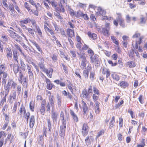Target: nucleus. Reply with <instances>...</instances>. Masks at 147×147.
<instances>
[{
	"label": "nucleus",
	"mask_w": 147,
	"mask_h": 147,
	"mask_svg": "<svg viewBox=\"0 0 147 147\" xmlns=\"http://www.w3.org/2000/svg\"><path fill=\"white\" fill-rule=\"evenodd\" d=\"M93 89V94L92 95V98L94 101H96L99 99L100 92L99 90L95 86H94Z\"/></svg>",
	"instance_id": "7"
},
{
	"label": "nucleus",
	"mask_w": 147,
	"mask_h": 147,
	"mask_svg": "<svg viewBox=\"0 0 147 147\" xmlns=\"http://www.w3.org/2000/svg\"><path fill=\"white\" fill-rule=\"evenodd\" d=\"M113 19V18L111 17H108L107 16H103L101 18V20L102 21H104L105 20H111Z\"/></svg>",
	"instance_id": "53"
},
{
	"label": "nucleus",
	"mask_w": 147,
	"mask_h": 147,
	"mask_svg": "<svg viewBox=\"0 0 147 147\" xmlns=\"http://www.w3.org/2000/svg\"><path fill=\"white\" fill-rule=\"evenodd\" d=\"M36 98L37 100H42L40 111L41 114L43 115H44L46 111V100L45 99L43 100V98L40 95H37Z\"/></svg>",
	"instance_id": "3"
},
{
	"label": "nucleus",
	"mask_w": 147,
	"mask_h": 147,
	"mask_svg": "<svg viewBox=\"0 0 147 147\" xmlns=\"http://www.w3.org/2000/svg\"><path fill=\"white\" fill-rule=\"evenodd\" d=\"M95 103V106L94 107V110L95 113L97 114H99L100 111V108L99 106L100 104L99 102L97 101H94Z\"/></svg>",
	"instance_id": "21"
},
{
	"label": "nucleus",
	"mask_w": 147,
	"mask_h": 147,
	"mask_svg": "<svg viewBox=\"0 0 147 147\" xmlns=\"http://www.w3.org/2000/svg\"><path fill=\"white\" fill-rule=\"evenodd\" d=\"M88 53L89 55L90 56V59L93 57V56H94V52L91 49H89L88 50Z\"/></svg>",
	"instance_id": "49"
},
{
	"label": "nucleus",
	"mask_w": 147,
	"mask_h": 147,
	"mask_svg": "<svg viewBox=\"0 0 147 147\" xmlns=\"http://www.w3.org/2000/svg\"><path fill=\"white\" fill-rule=\"evenodd\" d=\"M60 117L61 118V121H62V124L63 122L65 123L66 124V121L64 119V113L63 111H61L60 113Z\"/></svg>",
	"instance_id": "47"
},
{
	"label": "nucleus",
	"mask_w": 147,
	"mask_h": 147,
	"mask_svg": "<svg viewBox=\"0 0 147 147\" xmlns=\"http://www.w3.org/2000/svg\"><path fill=\"white\" fill-rule=\"evenodd\" d=\"M81 17H82L84 20H88L89 19V18L87 14L86 13H84L83 12L82 13V14L81 15Z\"/></svg>",
	"instance_id": "54"
},
{
	"label": "nucleus",
	"mask_w": 147,
	"mask_h": 147,
	"mask_svg": "<svg viewBox=\"0 0 147 147\" xmlns=\"http://www.w3.org/2000/svg\"><path fill=\"white\" fill-rule=\"evenodd\" d=\"M41 69L43 70V72L45 73L48 77L50 78L52 77V74L53 71V69L50 68L48 69L45 68V67L44 69Z\"/></svg>",
	"instance_id": "15"
},
{
	"label": "nucleus",
	"mask_w": 147,
	"mask_h": 147,
	"mask_svg": "<svg viewBox=\"0 0 147 147\" xmlns=\"http://www.w3.org/2000/svg\"><path fill=\"white\" fill-rule=\"evenodd\" d=\"M36 29L40 37L42 36V34L39 26H36Z\"/></svg>",
	"instance_id": "57"
},
{
	"label": "nucleus",
	"mask_w": 147,
	"mask_h": 147,
	"mask_svg": "<svg viewBox=\"0 0 147 147\" xmlns=\"http://www.w3.org/2000/svg\"><path fill=\"white\" fill-rule=\"evenodd\" d=\"M54 15L59 21L61 22H63V18L61 16V14L59 12H57V13H54Z\"/></svg>",
	"instance_id": "37"
},
{
	"label": "nucleus",
	"mask_w": 147,
	"mask_h": 147,
	"mask_svg": "<svg viewBox=\"0 0 147 147\" xmlns=\"http://www.w3.org/2000/svg\"><path fill=\"white\" fill-rule=\"evenodd\" d=\"M117 137L118 140L120 141H121L123 139V137L121 133H119Z\"/></svg>",
	"instance_id": "64"
},
{
	"label": "nucleus",
	"mask_w": 147,
	"mask_h": 147,
	"mask_svg": "<svg viewBox=\"0 0 147 147\" xmlns=\"http://www.w3.org/2000/svg\"><path fill=\"white\" fill-rule=\"evenodd\" d=\"M136 65V63L134 61H129L126 63L125 66L129 68H133Z\"/></svg>",
	"instance_id": "19"
},
{
	"label": "nucleus",
	"mask_w": 147,
	"mask_h": 147,
	"mask_svg": "<svg viewBox=\"0 0 147 147\" xmlns=\"http://www.w3.org/2000/svg\"><path fill=\"white\" fill-rule=\"evenodd\" d=\"M91 63H94L95 66H98L100 65V61L98 57L96 55H94L93 57L90 59Z\"/></svg>",
	"instance_id": "16"
},
{
	"label": "nucleus",
	"mask_w": 147,
	"mask_h": 147,
	"mask_svg": "<svg viewBox=\"0 0 147 147\" xmlns=\"http://www.w3.org/2000/svg\"><path fill=\"white\" fill-rule=\"evenodd\" d=\"M128 112L130 114L131 118L132 119H134L135 118V115L134 114V113L132 109H130L129 110H128Z\"/></svg>",
	"instance_id": "61"
},
{
	"label": "nucleus",
	"mask_w": 147,
	"mask_h": 147,
	"mask_svg": "<svg viewBox=\"0 0 147 147\" xmlns=\"http://www.w3.org/2000/svg\"><path fill=\"white\" fill-rule=\"evenodd\" d=\"M87 34L90 38L93 40L96 39L97 38L96 34L94 33H92L90 31L88 32Z\"/></svg>",
	"instance_id": "31"
},
{
	"label": "nucleus",
	"mask_w": 147,
	"mask_h": 147,
	"mask_svg": "<svg viewBox=\"0 0 147 147\" xmlns=\"http://www.w3.org/2000/svg\"><path fill=\"white\" fill-rule=\"evenodd\" d=\"M35 103L32 100L30 103V108L32 112L34 111Z\"/></svg>",
	"instance_id": "43"
},
{
	"label": "nucleus",
	"mask_w": 147,
	"mask_h": 147,
	"mask_svg": "<svg viewBox=\"0 0 147 147\" xmlns=\"http://www.w3.org/2000/svg\"><path fill=\"white\" fill-rule=\"evenodd\" d=\"M118 85L121 88H125L128 86L129 84L127 82L125 81H123L120 82L118 84Z\"/></svg>",
	"instance_id": "24"
},
{
	"label": "nucleus",
	"mask_w": 147,
	"mask_h": 147,
	"mask_svg": "<svg viewBox=\"0 0 147 147\" xmlns=\"http://www.w3.org/2000/svg\"><path fill=\"white\" fill-rule=\"evenodd\" d=\"M11 67L13 69V72L15 74H17L19 71H20V69L21 67L18 64H11L10 65Z\"/></svg>",
	"instance_id": "14"
},
{
	"label": "nucleus",
	"mask_w": 147,
	"mask_h": 147,
	"mask_svg": "<svg viewBox=\"0 0 147 147\" xmlns=\"http://www.w3.org/2000/svg\"><path fill=\"white\" fill-rule=\"evenodd\" d=\"M89 127L86 123L83 124L82 127L81 134L82 135L84 136H86L88 134Z\"/></svg>",
	"instance_id": "11"
},
{
	"label": "nucleus",
	"mask_w": 147,
	"mask_h": 147,
	"mask_svg": "<svg viewBox=\"0 0 147 147\" xmlns=\"http://www.w3.org/2000/svg\"><path fill=\"white\" fill-rule=\"evenodd\" d=\"M9 9L11 15H13L15 14L16 11L14 9V6L12 4H9Z\"/></svg>",
	"instance_id": "32"
},
{
	"label": "nucleus",
	"mask_w": 147,
	"mask_h": 147,
	"mask_svg": "<svg viewBox=\"0 0 147 147\" xmlns=\"http://www.w3.org/2000/svg\"><path fill=\"white\" fill-rule=\"evenodd\" d=\"M119 127L120 128H122L123 126V120L122 117H120L119 118Z\"/></svg>",
	"instance_id": "60"
},
{
	"label": "nucleus",
	"mask_w": 147,
	"mask_h": 147,
	"mask_svg": "<svg viewBox=\"0 0 147 147\" xmlns=\"http://www.w3.org/2000/svg\"><path fill=\"white\" fill-rule=\"evenodd\" d=\"M18 81L23 86L27 87L28 84V77H24L23 74L21 71H19Z\"/></svg>",
	"instance_id": "4"
},
{
	"label": "nucleus",
	"mask_w": 147,
	"mask_h": 147,
	"mask_svg": "<svg viewBox=\"0 0 147 147\" xmlns=\"http://www.w3.org/2000/svg\"><path fill=\"white\" fill-rule=\"evenodd\" d=\"M118 16V22L119 25L123 28H124L125 27V24L124 22V19L122 18L121 13H118L117 14Z\"/></svg>",
	"instance_id": "17"
},
{
	"label": "nucleus",
	"mask_w": 147,
	"mask_h": 147,
	"mask_svg": "<svg viewBox=\"0 0 147 147\" xmlns=\"http://www.w3.org/2000/svg\"><path fill=\"white\" fill-rule=\"evenodd\" d=\"M11 81H8L6 85L5 86L4 88L6 91V93L8 94L10 89L11 88Z\"/></svg>",
	"instance_id": "26"
},
{
	"label": "nucleus",
	"mask_w": 147,
	"mask_h": 147,
	"mask_svg": "<svg viewBox=\"0 0 147 147\" xmlns=\"http://www.w3.org/2000/svg\"><path fill=\"white\" fill-rule=\"evenodd\" d=\"M67 33L68 38H72L74 37V30L68 28L67 30Z\"/></svg>",
	"instance_id": "22"
},
{
	"label": "nucleus",
	"mask_w": 147,
	"mask_h": 147,
	"mask_svg": "<svg viewBox=\"0 0 147 147\" xmlns=\"http://www.w3.org/2000/svg\"><path fill=\"white\" fill-rule=\"evenodd\" d=\"M24 5L25 7L27 9L30 14H34L36 16L38 15V12L36 11H34V9H32L31 6L27 2H25L24 3Z\"/></svg>",
	"instance_id": "9"
},
{
	"label": "nucleus",
	"mask_w": 147,
	"mask_h": 147,
	"mask_svg": "<svg viewBox=\"0 0 147 147\" xmlns=\"http://www.w3.org/2000/svg\"><path fill=\"white\" fill-rule=\"evenodd\" d=\"M111 38L113 43H115L117 46H118L119 42L118 40L115 38V36H111Z\"/></svg>",
	"instance_id": "42"
},
{
	"label": "nucleus",
	"mask_w": 147,
	"mask_h": 147,
	"mask_svg": "<svg viewBox=\"0 0 147 147\" xmlns=\"http://www.w3.org/2000/svg\"><path fill=\"white\" fill-rule=\"evenodd\" d=\"M87 61H81L80 67L81 68L84 69L86 66L87 64Z\"/></svg>",
	"instance_id": "45"
},
{
	"label": "nucleus",
	"mask_w": 147,
	"mask_h": 147,
	"mask_svg": "<svg viewBox=\"0 0 147 147\" xmlns=\"http://www.w3.org/2000/svg\"><path fill=\"white\" fill-rule=\"evenodd\" d=\"M70 113L74 120L76 122H77L78 121V119L77 115L75 114L73 110H70Z\"/></svg>",
	"instance_id": "28"
},
{
	"label": "nucleus",
	"mask_w": 147,
	"mask_h": 147,
	"mask_svg": "<svg viewBox=\"0 0 147 147\" xmlns=\"http://www.w3.org/2000/svg\"><path fill=\"white\" fill-rule=\"evenodd\" d=\"M73 85L71 82H70L67 85V87L70 90L72 94L73 93V90L72 88Z\"/></svg>",
	"instance_id": "55"
},
{
	"label": "nucleus",
	"mask_w": 147,
	"mask_h": 147,
	"mask_svg": "<svg viewBox=\"0 0 147 147\" xmlns=\"http://www.w3.org/2000/svg\"><path fill=\"white\" fill-rule=\"evenodd\" d=\"M17 91L18 95L22 94L21 87L20 85H18L17 87Z\"/></svg>",
	"instance_id": "58"
},
{
	"label": "nucleus",
	"mask_w": 147,
	"mask_h": 147,
	"mask_svg": "<svg viewBox=\"0 0 147 147\" xmlns=\"http://www.w3.org/2000/svg\"><path fill=\"white\" fill-rule=\"evenodd\" d=\"M57 117L58 114L57 113L55 112H52L51 113V118L54 122L57 121Z\"/></svg>",
	"instance_id": "36"
},
{
	"label": "nucleus",
	"mask_w": 147,
	"mask_h": 147,
	"mask_svg": "<svg viewBox=\"0 0 147 147\" xmlns=\"http://www.w3.org/2000/svg\"><path fill=\"white\" fill-rule=\"evenodd\" d=\"M6 53L7 58L8 59L12 58V52L10 48L9 47L6 49Z\"/></svg>",
	"instance_id": "23"
},
{
	"label": "nucleus",
	"mask_w": 147,
	"mask_h": 147,
	"mask_svg": "<svg viewBox=\"0 0 147 147\" xmlns=\"http://www.w3.org/2000/svg\"><path fill=\"white\" fill-rule=\"evenodd\" d=\"M47 127L48 128V131L50 132H51V129L52 128V125L51 123V121L50 118L47 119Z\"/></svg>",
	"instance_id": "41"
},
{
	"label": "nucleus",
	"mask_w": 147,
	"mask_h": 147,
	"mask_svg": "<svg viewBox=\"0 0 147 147\" xmlns=\"http://www.w3.org/2000/svg\"><path fill=\"white\" fill-rule=\"evenodd\" d=\"M66 124L63 122L62 125L60 126L59 130V134L61 138L64 139L65 136V131L66 129Z\"/></svg>",
	"instance_id": "10"
},
{
	"label": "nucleus",
	"mask_w": 147,
	"mask_h": 147,
	"mask_svg": "<svg viewBox=\"0 0 147 147\" xmlns=\"http://www.w3.org/2000/svg\"><path fill=\"white\" fill-rule=\"evenodd\" d=\"M18 103L19 104V105H20V104L19 102H16L14 103L12 109V113H16L17 110Z\"/></svg>",
	"instance_id": "40"
},
{
	"label": "nucleus",
	"mask_w": 147,
	"mask_h": 147,
	"mask_svg": "<svg viewBox=\"0 0 147 147\" xmlns=\"http://www.w3.org/2000/svg\"><path fill=\"white\" fill-rule=\"evenodd\" d=\"M35 123V118L34 117L33 115H32L30 117V127L32 128L34 125Z\"/></svg>",
	"instance_id": "30"
},
{
	"label": "nucleus",
	"mask_w": 147,
	"mask_h": 147,
	"mask_svg": "<svg viewBox=\"0 0 147 147\" xmlns=\"http://www.w3.org/2000/svg\"><path fill=\"white\" fill-rule=\"evenodd\" d=\"M45 82L47 84V88L49 90H51L53 88H54L55 87V86L52 84L50 80L46 76L45 77Z\"/></svg>",
	"instance_id": "12"
},
{
	"label": "nucleus",
	"mask_w": 147,
	"mask_h": 147,
	"mask_svg": "<svg viewBox=\"0 0 147 147\" xmlns=\"http://www.w3.org/2000/svg\"><path fill=\"white\" fill-rule=\"evenodd\" d=\"M77 6L80 8H84L86 7V5L85 4L79 2L77 5Z\"/></svg>",
	"instance_id": "63"
},
{
	"label": "nucleus",
	"mask_w": 147,
	"mask_h": 147,
	"mask_svg": "<svg viewBox=\"0 0 147 147\" xmlns=\"http://www.w3.org/2000/svg\"><path fill=\"white\" fill-rule=\"evenodd\" d=\"M133 38H137L139 37L138 40H136V43L134 46L133 44H132L134 47L136 49H138V45H140L142 42V40L144 38V37L143 36H140V34L137 32L135 33L133 35L132 37Z\"/></svg>",
	"instance_id": "5"
},
{
	"label": "nucleus",
	"mask_w": 147,
	"mask_h": 147,
	"mask_svg": "<svg viewBox=\"0 0 147 147\" xmlns=\"http://www.w3.org/2000/svg\"><path fill=\"white\" fill-rule=\"evenodd\" d=\"M94 140V138L92 136H87L85 139L86 144L88 146L91 144V141L93 142Z\"/></svg>",
	"instance_id": "20"
},
{
	"label": "nucleus",
	"mask_w": 147,
	"mask_h": 147,
	"mask_svg": "<svg viewBox=\"0 0 147 147\" xmlns=\"http://www.w3.org/2000/svg\"><path fill=\"white\" fill-rule=\"evenodd\" d=\"M7 31L9 33L10 36L11 38H14L16 36L17 34L15 32L10 30H8Z\"/></svg>",
	"instance_id": "44"
},
{
	"label": "nucleus",
	"mask_w": 147,
	"mask_h": 147,
	"mask_svg": "<svg viewBox=\"0 0 147 147\" xmlns=\"http://www.w3.org/2000/svg\"><path fill=\"white\" fill-rule=\"evenodd\" d=\"M14 136L13 135H12L11 133H10L9 134L7 135L6 140H9L10 142V143H11L14 141Z\"/></svg>",
	"instance_id": "25"
},
{
	"label": "nucleus",
	"mask_w": 147,
	"mask_h": 147,
	"mask_svg": "<svg viewBox=\"0 0 147 147\" xmlns=\"http://www.w3.org/2000/svg\"><path fill=\"white\" fill-rule=\"evenodd\" d=\"M8 107V105L7 104H5L3 106V108L2 109V112H3V114H6L5 113V111H6Z\"/></svg>",
	"instance_id": "59"
},
{
	"label": "nucleus",
	"mask_w": 147,
	"mask_h": 147,
	"mask_svg": "<svg viewBox=\"0 0 147 147\" xmlns=\"http://www.w3.org/2000/svg\"><path fill=\"white\" fill-rule=\"evenodd\" d=\"M64 6L63 5L59 3L58 6L56 7L55 9L57 12L64 13L65 12V10L64 8Z\"/></svg>",
	"instance_id": "18"
},
{
	"label": "nucleus",
	"mask_w": 147,
	"mask_h": 147,
	"mask_svg": "<svg viewBox=\"0 0 147 147\" xmlns=\"http://www.w3.org/2000/svg\"><path fill=\"white\" fill-rule=\"evenodd\" d=\"M20 114L21 116L23 113L24 115H25L26 113V110L24 106H21L20 107L19 111Z\"/></svg>",
	"instance_id": "39"
},
{
	"label": "nucleus",
	"mask_w": 147,
	"mask_h": 147,
	"mask_svg": "<svg viewBox=\"0 0 147 147\" xmlns=\"http://www.w3.org/2000/svg\"><path fill=\"white\" fill-rule=\"evenodd\" d=\"M89 95V93L87 92L86 89H84L82 91V97L84 98H87Z\"/></svg>",
	"instance_id": "29"
},
{
	"label": "nucleus",
	"mask_w": 147,
	"mask_h": 147,
	"mask_svg": "<svg viewBox=\"0 0 147 147\" xmlns=\"http://www.w3.org/2000/svg\"><path fill=\"white\" fill-rule=\"evenodd\" d=\"M97 9L100 15L103 16L106 14V11L103 9L100 6L98 7Z\"/></svg>",
	"instance_id": "27"
},
{
	"label": "nucleus",
	"mask_w": 147,
	"mask_h": 147,
	"mask_svg": "<svg viewBox=\"0 0 147 147\" xmlns=\"http://www.w3.org/2000/svg\"><path fill=\"white\" fill-rule=\"evenodd\" d=\"M6 69L5 64H2L0 65V77L1 78V75H2V82L4 84H5L6 83L7 80L6 78L8 76L7 73L4 71Z\"/></svg>",
	"instance_id": "2"
},
{
	"label": "nucleus",
	"mask_w": 147,
	"mask_h": 147,
	"mask_svg": "<svg viewBox=\"0 0 147 147\" xmlns=\"http://www.w3.org/2000/svg\"><path fill=\"white\" fill-rule=\"evenodd\" d=\"M16 98V92H14L12 95H10L9 96V99L8 100L9 102L12 103V99L15 100Z\"/></svg>",
	"instance_id": "34"
},
{
	"label": "nucleus",
	"mask_w": 147,
	"mask_h": 147,
	"mask_svg": "<svg viewBox=\"0 0 147 147\" xmlns=\"http://www.w3.org/2000/svg\"><path fill=\"white\" fill-rule=\"evenodd\" d=\"M8 37L7 35L2 34L1 36V39L2 40L5 42H7L8 40Z\"/></svg>",
	"instance_id": "46"
},
{
	"label": "nucleus",
	"mask_w": 147,
	"mask_h": 147,
	"mask_svg": "<svg viewBox=\"0 0 147 147\" xmlns=\"http://www.w3.org/2000/svg\"><path fill=\"white\" fill-rule=\"evenodd\" d=\"M111 77L114 80L116 81H118L120 80V77L116 72H113L111 74Z\"/></svg>",
	"instance_id": "33"
},
{
	"label": "nucleus",
	"mask_w": 147,
	"mask_h": 147,
	"mask_svg": "<svg viewBox=\"0 0 147 147\" xmlns=\"http://www.w3.org/2000/svg\"><path fill=\"white\" fill-rule=\"evenodd\" d=\"M17 123L16 121H13L11 123V125L13 128H16L17 127Z\"/></svg>",
	"instance_id": "62"
},
{
	"label": "nucleus",
	"mask_w": 147,
	"mask_h": 147,
	"mask_svg": "<svg viewBox=\"0 0 147 147\" xmlns=\"http://www.w3.org/2000/svg\"><path fill=\"white\" fill-rule=\"evenodd\" d=\"M49 102L47 103L46 106V111L50 113L51 112V107L52 109H54L55 107V102L54 96L50 94L48 97Z\"/></svg>",
	"instance_id": "1"
},
{
	"label": "nucleus",
	"mask_w": 147,
	"mask_h": 147,
	"mask_svg": "<svg viewBox=\"0 0 147 147\" xmlns=\"http://www.w3.org/2000/svg\"><path fill=\"white\" fill-rule=\"evenodd\" d=\"M101 71L102 74L103 75H105L107 78H108L110 76L111 72L109 69L105 67H103L102 68Z\"/></svg>",
	"instance_id": "13"
},
{
	"label": "nucleus",
	"mask_w": 147,
	"mask_h": 147,
	"mask_svg": "<svg viewBox=\"0 0 147 147\" xmlns=\"http://www.w3.org/2000/svg\"><path fill=\"white\" fill-rule=\"evenodd\" d=\"M95 73L94 71H92L90 73V78L91 81H93L95 78Z\"/></svg>",
	"instance_id": "48"
},
{
	"label": "nucleus",
	"mask_w": 147,
	"mask_h": 147,
	"mask_svg": "<svg viewBox=\"0 0 147 147\" xmlns=\"http://www.w3.org/2000/svg\"><path fill=\"white\" fill-rule=\"evenodd\" d=\"M33 5L34 6L36 7V9L35 10H34V11H36L37 12H38V10L40 8H41V6L39 3H35L34 5Z\"/></svg>",
	"instance_id": "50"
},
{
	"label": "nucleus",
	"mask_w": 147,
	"mask_h": 147,
	"mask_svg": "<svg viewBox=\"0 0 147 147\" xmlns=\"http://www.w3.org/2000/svg\"><path fill=\"white\" fill-rule=\"evenodd\" d=\"M69 11V14L71 17L77 18H80L81 17V15L83 12L82 11L80 10L76 11L72 9H70Z\"/></svg>",
	"instance_id": "6"
},
{
	"label": "nucleus",
	"mask_w": 147,
	"mask_h": 147,
	"mask_svg": "<svg viewBox=\"0 0 147 147\" xmlns=\"http://www.w3.org/2000/svg\"><path fill=\"white\" fill-rule=\"evenodd\" d=\"M109 30L107 29L106 28H103L102 29V32L103 34L105 36H108L109 35Z\"/></svg>",
	"instance_id": "52"
},
{
	"label": "nucleus",
	"mask_w": 147,
	"mask_h": 147,
	"mask_svg": "<svg viewBox=\"0 0 147 147\" xmlns=\"http://www.w3.org/2000/svg\"><path fill=\"white\" fill-rule=\"evenodd\" d=\"M31 21L29 18H26L25 19L20 21V24L22 25L24 24H27L28 23H30Z\"/></svg>",
	"instance_id": "35"
},
{
	"label": "nucleus",
	"mask_w": 147,
	"mask_h": 147,
	"mask_svg": "<svg viewBox=\"0 0 147 147\" xmlns=\"http://www.w3.org/2000/svg\"><path fill=\"white\" fill-rule=\"evenodd\" d=\"M82 107L79 105L80 108H82L83 114L84 116H86L89 112V109L86 103L83 100L81 101Z\"/></svg>",
	"instance_id": "8"
},
{
	"label": "nucleus",
	"mask_w": 147,
	"mask_h": 147,
	"mask_svg": "<svg viewBox=\"0 0 147 147\" xmlns=\"http://www.w3.org/2000/svg\"><path fill=\"white\" fill-rule=\"evenodd\" d=\"M83 75L86 79L88 78V77L89 72L88 71L84 70L83 72Z\"/></svg>",
	"instance_id": "56"
},
{
	"label": "nucleus",
	"mask_w": 147,
	"mask_h": 147,
	"mask_svg": "<svg viewBox=\"0 0 147 147\" xmlns=\"http://www.w3.org/2000/svg\"><path fill=\"white\" fill-rule=\"evenodd\" d=\"M40 63H39V65L40 67V69H44V67H45V66L44 65L45 60L42 57L40 58Z\"/></svg>",
	"instance_id": "38"
},
{
	"label": "nucleus",
	"mask_w": 147,
	"mask_h": 147,
	"mask_svg": "<svg viewBox=\"0 0 147 147\" xmlns=\"http://www.w3.org/2000/svg\"><path fill=\"white\" fill-rule=\"evenodd\" d=\"M33 5L34 6L36 7V9L35 10H34V11H36L37 12H38V10L40 8H41V6L39 3H35L34 5Z\"/></svg>",
	"instance_id": "51"
}]
</instances>
